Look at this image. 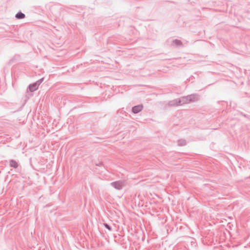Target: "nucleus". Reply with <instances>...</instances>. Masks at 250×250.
<instances>
[{
  "label": "nucleus",
  "instance_id": "2",
  "mask_svg": "<svg viewBox=\"0 0 250 250\" xmlns=\"http://www.w3.org/2000/svg\"><path fill=\"white\" fill-rule=\"evenodd\" d=\"M143 107V106L142 105L135 106L132 108V112L134 113H137L142 110Z\"/></svg>",
  "mask_w": 250,
  "mask_h": 250
},
{
  "label": "nucleus",
  "instance_id": "4",
  "mask_svg": "<svg viewBox=\"0 0 250 250\" xmlns=\"http://www.w3.org/2000/svg\"><path fill=\"white\" fill-rule=\"evenodd\" d=\"M16 17L19 19H23L25 17V15L22 13H18L16 14Z\"/></svg>",
  "mask_w": 250,
  "mask_h": 250
},
{
  "label": "nucleus",
  "instance_id": "6",
  "mask_svg": "<svg viewBox=\"0 0 250 250\" xmlns=\"http://www.w3.org/2000/svg\"><path fill=\"white\" fill-rule=\"evenodd\" d=\"M104 227L107 229L109 230H111V228L107 224H104Z\"/></svg>",
  "mask_w": 250,
  "mask_h": 250
},
{
  "label": "nucleus",
  "instance_id": "3",
  "mask_svg": "<svg viewBox=\"0 0 250 250\" xmlns=\"http://www.w3.org/2000/svg\"><path fill=\"white\" fill-rule=\"evenodd\" d=\"M39 86V84H37V83H34L30 85L29 86V90L31 92H33L35 90H36Z\"/></svg>",
  "mask_w": 250,
  "mask_h": 250
},
{
  "label": "nucleus",
  "instance_id": "1",
  "mask_svg": "<svg viewBox=\"0 0 250 250\" xmlns=\"http://www.w3.org/2000/svg\"><path fill=\"white\" fill-rule=\"evenodd\" d=\"M195 97L194 96H188L186 97H183L178 100V104H176V105H181L183 104L188 103L190 102L194 101Z\"/></svg>",
  "mask_w": 250,
  "mask_h": 250
},
{
  "label": "nucleus",
  "instance_id": "5",
  "mask_svg": "<svg viewBox=\"0 0 250 250\" xmlns=\"http://www.w3.org/2000/svg\"><path fill=\"white\" fill-rule=\"evenodd\" d=\"M10 165L11 167H14L15 168H16L18 167V164L17 163L13 160H12L10 162Z\"/></svg>",
  "mask_w": 250,
  "mask_h": 250
},
{
  "label": "nucleus",
  "instance_id": "7",
  "mask_svg": "<svg viewBox=\"0 0 250 250\" xmlns=\"http://www.w3.org/2000/svg\"><path fill=\"white\" fill-rule=\"evenodd\" d=\"M121 187V185H118V186H117V188H120Z\"/></svg>",
  "mask_w": 250,
  "mask_h": 250
},
{
  "label": "nucleus",
  "instance_id": "8",
  "mask_svg": "<svg viewBox=\"0 0 250 250\" xmlns=\"http://www.w3.org/2000/svg\"><path fill=\"white\" fill-rule=\"evenodd\" d=\"M115 185H119V184H117V183H115L114 184Z\"/></svg>",
  "mask_w": 250,
  "mask_h": 250
}]
</instances>
